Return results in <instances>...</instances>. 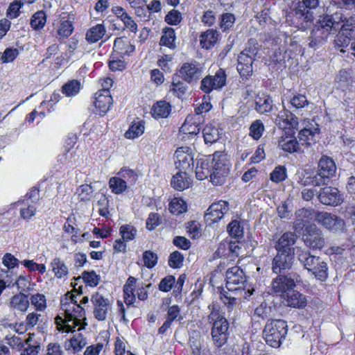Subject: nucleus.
I'll return each instance as SVG.
<instances>
[{
  "label": "nucleus",
  "instance_id": "9b49d317",
  "mask_svg": "<svg viewBox=\"0 0 355 355\" xmlns=\"http://www.w3.org/2000/svg\"><path fill=\"white\" fill-rule=\"evenodd\" d=\"M295 281L297 282L298 279L294 274L279 275L272 281L271 289L273 293L280 295L282 298L284 294L294 289Z\"/></svg>",
  "mask_w": 355,
  "mask_h": 355
},
{
  "label": "nucleus",
  "instance_id": "69168bd1",
  "mask_svg": "<svg viewBox=\"0 0 355 355\" xmlns=\"http://www.w3.org/2000/svg\"><path fill=\"white\" fill-rule=\"evenodd\" d=\"M83 279L90 286H94L98 284L100 278L94 271H85L83 272Z\"/></svg>",
  "mask_w": 355,
  "mask_h": 355
},
{
  "label": "nucleus",
  "instance_id": "c85d7f7f",
  "mask_svg": "<svg viewBox=\"0 0 355 355\" xmlns=\"http://www.w3.org/2000/svg\"><path fill=\"white\" fill-rule=\"evenodd\" d=\"M253 61L251 57L240 53L238 58L237 70L241 76L247 78L252 74Z\"/></svg>",
  "mask_w": 355,
  "mask_h": 355
},
{
  "label": "nucleus",
  "instance_id": "4c0bfd02",
  "mask_svg": "<svg viewBox=\"0 0 355 355\" xmlns=\"http://www.w3.org/2000/svg\"><path fill=\"white\" fill-rule=\"evenodd\" d=\"M40 345L35 339L34 334H28V338L24 342V355H38Z\"/></svg>",
  "mask_w": 355,
  "mask_h": 355
},
{
  "label": "nucleus",
  "instance_id": "a19ab883",
  "mask_svg": "<svg viewBox=\"0 0 355 355\" xmlns=\"http://www.w3.org/2000/svg\"><path fill=\"white\" fill-rule=\"evenodd\" d=\"M105 33V28L102 24H97L90 28L86 33V40L89 43H95L100 40Z\"/></svg>",
  "mask_w": 355,
  "mask_h": 355
},
{
  "label": "nucleus",
  "instance_id": "5701e85b",
  "mask_svg": "<svg viewBox=\"0 0 355 355\" xmlns=\"http://www.w3.org/2000/svg\"><path fill=\"white\" fill-rule=\"evenodd\" d=\"M179 72L180 76L188 83L198 80L201 74L200 69L193 62L183 64Z\"/></svg>",
  "mask_w": 355,
  "mask_h": 355
},
{
  "label": "nucleus",
  "instance_id": "0eeeda50",
  "mask_svg": "<svg viewBox=\"0 0 355 355\" xmlns=\"http://www.w3.org/2000/svg\"><path fill=\"white\" fill-rule=\"evenodd\" d=\"M209 320L213 322L211 335L214 344L222 346L227 340L228 322L226 318L216 309H213L209 315Z\"/></svg>",
  "mask_w": 355,
  "mask_h": 355
},
{
  "label": "nucleus",
  "instance_id": "bb28decb",
  "mask_svg": "<svg viewBox=\"0 0 355 355\" xmlns=\"http://www.w3.org/2000/svg\"><path fill=\"white\" fill-rule=\"evenodd\" d=\"M78 137L76 134L70 133L67 135L64 141V153L59 157V161L62 163H70L73 162L74 157L72 148L76 144Z\"/></svg>",
  "mask_w": 355,
  "mask_h": 355
},
{
  "label": "nucleus",
  "instance_id": "f704fd0d",
  "mask_svg": "<svg viewBox=\"0 0 355 355\" xmlns=\"http://www.w3.org/2000/svg\"><path fill=\"white\" fill-rule=\"evenodd\" d=\"M249 297L248 294L241 295L236 294V291H228L225 294H223L222 299L225 306L229 309H232L241 302L242 297L248 299Z\"/></svg>",
  "mask_w": 355,
  "mask_h": 355
},
{
  "label": "nucleus",
  "instance_id": "393cba45",
  "mask_svg": "<svg viewBox=\"0 0 355 355\" xmlns=\"http://www.w3.org/2000/svg\"><path fill=\"white\" fill-rule=\"evenodd\" d=\"M318 171L324 177H334L336 173L335 162L328 156H322L319 160Z\"/></svg>",
  "mask_w": 355,
  "mask_h": 355
},
{
  "label": "nucleus",
  "instance_id": "72a5a7b5",
  "mask_svg": "<svg viewBox=\"0 0 355 355\" xmlns=\"http://www.w3.org/2000/svg\"><path fill=\"white\" fill-rule=\"evenodd\" d=\"M87 344L86 338L81 334H75L72 338L65 343V349L73 352L80 351Z\"/></svg>",
  "mask_w": 355,
  "mask_h": 355
},
{
  "label": "nucleus",
  "instance_id": "412c9836",
  "mask_svg": "<svg viewBox=\"0 0 355 355\" xmlns=\"http://www.w3.org/2000/svg\"><path fill=\"white\" fill-rule=\"evenodd\" d=\"M229 205L227 201L220 200L212 203L206 214L209 220L215 223L220 220L223 216L228 211Z\"/></svg>",
  "mask_w": 355,
  "mask_h": 355
},
{
  "label": "nucleus",
  "instance_id": "09e8293b",
  "mask_svg": "<svg viewBox=\"0 0 355 355\" xmlns=\"http://www.w3.org/2000/svg\"><path fill=\"white\" fill-rule=\"evenodd\" d=\"M235 16L232 13L224 12L219 17V26L223 31L231 28L235 23Z\"/></svg>",
  "mask_w": 355,
  "mask_h": 355
},
{
  "label": "nucleus",
  "instance_id": "338daca9",
  "mask_svg": "<svg viewBox=\"0 0 355 355\" xmlns=\"http://www.w3.org/2000/svg\"><path fill=\"white\" fill-rule=\"evenodd\" d=\"M183 262V256L178 251L171 254L168 259V265L173 268H180Z\"/></svg>",
  "mask_w": 355,
  "mask_h": 355
},
{
  "label": "nucleus",
  "instance_id": "e2e57ef3",
  "mask_svg": "<svg viewBox=\"0 0 355 355\" xmlns=\"http://www.w3.org/2000/svg\"><path fill=\"white\" fill-rule=\"evenodd\" d=\"M116 55L114 53L111 55V60L109 62L110 69L112 71H122L125 68V62Z\"/></svg>",
  "mask_w": 355,
  "mask_h": 355
},
{
  "label": "nucleus",
  "instance_id": "603ef678",
  "mask_svg": "<svg viewBox=\"0 0 355 355\" xmlns=\"http://www.w3.org/2000/svg\"><path fill=\"white\" fill-rule=\"evenodd\" d=\"M120 234L124 241H129L135 239L137 230L132 225H125L120 227Z\"/></svg>",
  "mask_w": 355,
  "mask_h": 355
},
{
  "label": "nucleus",
  "instance_id": "0e129e2a",
  "mask_svg": "<svg viewBox=\"0 0 355 355\" xmlns=\"http://www.w3.org/2000/svg\"><path fill=\"white\" fill-rule=\"evenodd\" d=\"M290 103L292 107L296 110L303 108L306 105H309V101H307L306 97L302 94L294 96L291 99Z\"/></svg>",
  "mask_w": 355,
  "mask_h": 355
},
{
  "label": "nucleus",
  "instance_id": "49530a36",
  "mask_svg": "<svg viewBox=\"0 0 355 355\" xmlns=\"http://www.w3.org/2000/svg\"><path fill=\"white\" fill-rule=\"evenodd\" d=\"M169 209L172 214L179 215L187 210V205L182 199L175 198L170 202Z\"/></svg>",
  "mask_w": 355,
  "mask_h": 355
},
{
  "label": "nucleus",
  "instance_id": "5fc2aeb1",
  "mask_svg": "<svg viewBox=\"0 0 355 355\" xmlns=\"http://www.w3.org/2000/svg\"><path fill=\"white\" fill-rule=\"evenodd\" d=\"M286 178V169L284 166H277L270 173V180L276 183L284 181Z\"/></svg>",
  "mask_w": 355,
  "mask_h": 355
},
{
  "label": "nucleus",
  "instance_id": "aec40b11",
  "mask_svg": "<svg viewBox=\"0 0 355 355\" xmlns=\"http://www.w3.org/2000/svg\"><path fill=\"white\" fill-rule=\"evenodd\" d=\"M95 95L94 106L98 111V114L103 115L110 110L112 105L110 92L107 89L100 90Z\"/></svg>",
  "mask_w": 355,
  "mask_h": 355
},
{
  "label": "nucleus",
  "instance_id": "c9c22d12",
  "mask_svg": "<svg viewBox=\"0 0 355 355\" xmlns=\"http://www.w3.org/2000/svg\"><path fill=\"white\" fill-rule=\"evenodd\" d=\"M202 134L205 144H210L216 142L220 138V135L218 127L212 123H209L204 128Z\"/></svg>",
  "mask_w": 355,
  "mask_h": 355
},
{
  "label": "nucleus",
  "instance_id": "6e6552de",
  "mask_svg": "<svg viewBox=\"0 0 355 355\" xmlns=\"http://www.w3.org/2000/svg\"><path fill=\"white\" fill-rule=\"evenodd\" d=\"M302 129L298 133L299 141L302 146H310L316 143L320 134L319 125L313 120L304 119Z\"/></svg>",
  "mask_w": 355,
  "mask_h": 355
},
{
  "label": "nucleus",
  "instance_id": "680f3d73",
  "mask_svg": "<svg viewBox=\"0 0 355 355\" xmlns=\"http://www.w3.org/2000/svg\"><path fill=\"white\" fill-rule=\"evenodd\" d=\"M228 257L234 261L241 254V247L238 241H228Z\"/></svg>",
  "mask_w": 355,
  "mask_h": 355
},
{
  "label": "nucleus",
  "instance_id": "37998d69",
  "mask_svg": "<svg viewBox=\"0 0 355 355\" xmlns=\"http://www.w3.org/2000/svg\"><path fill=\"white\" fill-rule=\"evenodd\" d=\"M211 169L209 165V162L207 160H200L196 168V175L197 179L203 180L210 177Z\"/></svg>",
  "mask_w": 355,
  "mask_h": 355
},
{
  "label": "nucleus",
  "instance_id": "8fccbe9b",
  "mask_svg": "<svg viewBox=\"0 0 355 355\" xmlns=\"http://www.w3.org/2000/svg\"><path fill=\"white\" fill-rule=\"evenodd\" d=\"M263 123L260 120L254 121L250 127V135L256 140L260 139L264 132Z\"/></svg>",
  "mask_w": 355,
  "mask_h": 355
},
{
  "label": "nucleus",
  "instance_id": "58836bf2",
  "mask_svg": "<svg viewBox=\"0 0 355 355\" xmlns=\"http://www.w3.org/2000/svg\"><path fill=\"white\" fill-rule=\"evenodd\" d=\"M128 182L120 175L112 177L109 180V187L114 194L123 193L128 188Z\"/></svg>",
  "mask_w": 355,
  "mask_h": 355
},
{
  "label": "nucleus",
  "instance_id": "a878e982",
  "mask_svg": "<svg viewBox=\"0 0 355 355\" xmlns=\"http://www.w3.org/2000/svg\"><path fill=\"white\" fill-rule=\"evenodd\" d=\"M200 117L188 116L180 129L183 135L194 137L200 132Z\"/></svg>",
  "mask_w": 355,
  "mask_h": 355
},
{
  "label": "nucleus",
  "instance_id": "dca6fc26",
  "mask_svg": "<svg viewBox=\"0 0 355 355\" xmlns=\"http://www.w3.org/2000/svg\"><path fill=\"white\" fill-rule=\"evenodd\" d=\"M319 211L305 208L300 209L295 212V220L293 223V228L295 231L300 232L304 227H307L311 220L316 221V214Z\"/></svg>",
  "mask_w": 355,
  "mask_h": 355
},
{
  "label": "nucleus",
  "instance_id": "f8f14e48",
  "mask_svg": "<svg viewBox=\"0 0 355 355\" xmlns=\"http://www.w3.org/2000/svg\"><path fill=\"white\" fill-rule=\"evenodd\" d=\"M302 239L306 246L311 249H320L325 243L322 231L315 224L306 227Z\"/></svg>",
  "mask_w": 355,
  "mask_h": 355
},
{
  "label": "nucleus",
  "instance_id": "7c9ffc66",
  "mask_svg": "<svg viewBox=\"0 0 355 355\" xmlns=\"http://www.w3.org/2000/svg\"><path fill=\"white\" fill-rule=\"evenodd\" d=\"M279 147L284 151L294 153L300 150V144L293 135L282 136L278 142Z\"/></svg>",
  "mask_w": 355,
  "mask_h": 355
},
{
  "label": "nucleus",
  "instance_id": "20e7f679",
  "mask_svg": "<svg viewBox=\"0 0 355 355\" xmlns=\"http://www.w3.org/2000/svg\"><path fill=\"white\" fill-rule=\"evenodd\" d=\"M211 173L210 181L214 185L223 184L230 173V161L228 155L223 152H216L210 163Z\"/></svg>",
  "mask_w": 355,
  "mask_h": 355
},
{
  "label": "nucleus",
  "instance_id": "6ab92c4d",
  "mask_svg": "<svg viewBox=\"0 0 355 355\" xmlns=\"http://www.w3.org/2000/svg\"><path fill=\"white\" fill-rule=\"evenodd\" d=\"M318 199L321 203L327 205L337 206L342 202L338 190L331 187L323 188L318 195Z\"/></svg>",
  "mask_w": 355,
  "mask_h": 355
},
{
  "label": "nucleus",
  "instance_id": "423d86ee",
  "mask_svg": "<svg viewBox=\"0 0 355 355\" xmlns=\"http://www.w3.org/2000/svg\"><path fill=\"white\" fill-rule=\"evenodd\" d=\"M286 334V322L282 320H275L266 324L263 338L267 344L272 347H278L285 338Z\"/></svg>",
  "mask_w": 355,
  "mask_h": 355
},
{
  "label": "nucleus",
  "instance_id": "2eb2a0df",
  "mask_svg": "<svg viewBox=\"0 0 355 355\" xmlns=\"http://www.w3.org/2000/svg\"><path fill=\"white\" fill-rule=\"evenodd\" d=\"M174 162L176 168L180 171H188L191 170L193 157L188 147H182L177 149L174 155Z\"/></svg>",
  "mask_w": 355,
  "mask_h": 355
},
{
  "label": "nucleus",
  "instance_id": "13d9d810",
  "mask_svg": "<svg viewBox=\"0 0 355 355\" xmlns=\"http://www.w3.org/2000/svg\"><path fill=\"white\" fill-rule=\"evenodd\" d=\"M73 31L72 22L69 20L63 21L58 31V33L63 38L68 37L71 35Z\"/></svg>",
  "mask_w": 355,
  "mask_h": 355
},
{
  "label": "nucleus",
  "instance_id": "ddd939ff",
  "mask_svg": "<svg viewBox=\"0 0 355 355\" xmlns=\"http://www.w3.org/2000/svg\"><path fill=\"white\" fill-rule=\"evenodd\" d=\"M226 75L225 71L220 69L214 76H208L204 78L201 81V89L205 93H209L213 89H217L223 87L225 85Z\"/></svg>",
  "mask_w": 355,
  "mask_h": 355
},
{
  "label": "nucleus",
  "instance_id": "cd10ccee",
  "mask_svg": "<svg viewBox=\"0 0 355 355\" xmlns=\"http://www.w3.org/2000/svg\"><path fill=\"white\" fill-rule=\"evenodd\" d=\"M113 53L123 56L130 55L135 51V46L131 44L130 40L125 37H118L114 40Z\"/></svg>",
  "mask_w": 355,
  "mask_h": 355
},
{
  "label": "nucleus",
  "instance_id": "2f4dec72",
  "mask_svg": "<svg viewBox=\"0 0 355 355\" xmlns=\"http://www.w3.org/2000/svg\"><path fill=\"white\" fill-rule=\"evenodd\" d=\"M191 184L190 178L188 176L187 171H180L173 175L171 180V185L175 189L182 191L189 188Z\"/></svg>",
  "mask_w": 355,
  "mask_h": 355
},
{
  "label": "nucleus",
  "instance_id": "ea45409f",
  "mask_svg": "<svg viewBox=\"0 0 355 355\" xmlns=\"http://www.w3.org/2000/svg\"><path fill=\"white\" fill-rule=\"evenodd\" d=\"M255 110L261 114L271 111L272 107V99L268 96L264 94H262L261 96H257L255 99Z\"/></svg>",
  "mask_w": 355,
  "mask_h": 355
},
{
  "label": "nucleus",
  "instance_id": "774afa93",
  "mask_svg": "<svg viewBox=\"0 0 355 355\" xmlns=\"http://www.w3.org/2000/svg\"><path fill=\"white\" fill-rule=\"evenodd\" d=\"M121 19L123 22L126 28L129 29L131 32L133 33L137 31V26L136 23L127 12H123V14H121Z\"/></svg>",
  "mask_w": 355,
  "mask_h": 355
},
{
  "label": "nucleus",
  "instance_id": "6e6d98bb",
  "mask_svg": "<svg viewBox=\"0 0 355 355\" xmlns=\"http://www.w3.org/2000/svg\"><path fill=\"white\" fill-rule=\"evenodd\" d=\"M144 266L148 268L155 267L157 263V256L150 250H146L143 254Z\"/></svg>",
  "mask_w": 355,
  "mask_h": 355
},
{
  "label": "nucleus",
  "instance_id": "b1692460",
  "mask_svg": "<svg viewBox=\"0 0 355 355\" xmlns=\"http://www.w3.org/2000/svg\"><path fill=\"white\" fill-rule=\"evenodd\" d=\"M296 236L293 233L286 232L278 240L275 245L277 252H291L294 254L293 245L295 244Z\"/></svg>",
  "mask_w": 355,
  "mask_h": 355
},
{
  "label": "nucleus",
  "instance_id": "c756f323",
  "mask_svg": "<svg viewBox=\"0 0 355 355\" xmlns=\"http://www.w3.org/2000/svg\"><path fill=\"white\" fill-rule=\"evenodd\" d=\"M219 33L215 29H208L201 33L200 36V44L202 48L209 49L218 42Z\"/></svg>",
  "mask_w": 355,
  "mask_h": 355
},
{
  "label": "nucleus",
  "instance_id": "de8ad7c7",
  "mask_svg": "<svg viewBox=\"0 0 355 355\" xmlns=\"http://www.w3.org/2000/svg\"><path fill=\"white\" fill-rule=\"evenodd\" d=\"M353 33L350 31H346L345 28H340L338 34L334 40L335 44L338 47H345L347 46L351 41V37Z\"/></svg>",
  "mask_w": 355,
  "mask_h": 355
},
{
  "label": "nucleus",
  "instance_id": "a18cd8bd",
  "mask_svg": "<svg viewBox=\"0 0 355 355\" xmlns=\"http://www.w3.org/2000/svg\"><path fill=\"white\" fill-rule=\"evenodd\" d=\"M52 270L58 278H62L68 274V268L59 258H55L51 263Z\"/></svg>",
  "mask_w": 355,
  "mask_h": 355
},
{
  "label": "nucleus",
  "instance_id": "473e14b6",
  "mask_svg": "<svg viewBox=\"0 0 355 355\" xmlns=\"http://www.w3.org/2000/svg\"><path fill=\"white\" fill-rule=\"evenodd\" d=\"M176 35L175 30L172 28L166 27L163 30L162 35L160 38L159 44L169 49H175L176 48Z\"/></svg>",
  "mask_w": 355,
  "mask_h": 355
},
{
  "label": "nucleus",
  "instance_id": "e433bc0d",
  "mask_svg": "<svg viewBox=\"0 0 355 355\" xmlns=\"http://www.w3.org/2000/svg\"><path fill=\"white\" fill-rule=\"evenodd\" d=\"M171 108L168 103L164 101L157 102L152 108V114L154 118H166L171 113Z\"/></svg>",
  "mask_w": 355,
  "mask_h": 355
},
{
  "label": "nucleus",
  "instance_id": "3c124183",
  "mask_svg": "<svg viewBox=\"0 0 355 355\" xmlns=\"http://www.w3.org/2000/svg\"><path fill=\"white\" fill-rule=\"evenodd\" d=\"M227 230L230 235L236 239L242 238L243 235V228L237 220L232 221L227 226Z\"/></svg>",
  "mask_w": 355,
  "mask_h": 355
},
{
  "label": "nucleus",
  "instance_id": "a211bd4d",
  "mask_svg": "<svg viewBox=\"0 0 355 355\" xmlns=\"http://www.w3.org/2000/svg\"><path fill=\"white\" fill-rule=\"evenodd\" d=\"M294 254L291 252H277L272 260V271L275 273H281L282 271L290 269L293 264Z\"/></svg>",
  "mask_w": 355,
  "mask_h": 355
},
{
  "label": "nucleus",
  "instance_id": "f257e3e1",
  "mask_svg": "<svg viewBox=\"0 0 355 355\" xmlns=\"http://www.w3.org/2000/svg\"><path fill=\"white\" fill-rule=\"evenodd\" d=\"M80 294L74 295L67 293L64 298L61 301L62 309L64 312V318L58 315L55 318L57 329L63 332H73L78 327V330L85 328L86 322L82 324V320H85V311L78 303L77 297Z\"/></svg>",
  "mask_w": 355,
  "mask_h": 355
},
{
  "label": "nucleus",
  "instance_id": "7ed1b4c3",
  "mask_svg": "<svg viewBox=\"0 0 355 355\" xmlns=\"http://www.w3.org/2000/svg\"><path fill=\"white\" fill-rule=\"evenodd\" d=\"M297 258L304 268L311 272L316 279L320 281L327 279V264L320 257L311 255L307 250H300L297 251Z\"/></svg>",
  "mask_w": 355,
  "mask_h": 355
},
{
  "label": "nucleus",
  "instance_id": "4468645a",
  "mask_svg": "<svg viewBox=\"0 0 355 355\" xmlns=\"http://www.w3.org/2000/svg\"><path fill=\"white\" fill-rule=\"evenodd\" d=\"M94 305V315L99 321L105 320L110 309V304L107 298H105L99 292L96 293L92 297Z\"/></svg>",
  "mask_w": 355,
  "mask_h": 355
},
{
  "label": "nucleus",
  "instance_id": "4d7b16f0",
  "mask_svg": "<svg viewBox=\"0 0 355 355\" xmlns=\"http://www.w3.org/2000/svg\"><path fill=\"white\" fill-rule=\"evenodd\" d=\"M31 303L37 310L42 311L46 306V297L44 295L37 293L31 296Z\"/></svg>",
  "mask_w": 355,
  "mask_h": 355
},
{
  "label": "nucleus",
  "instance_id": "864d4df0",
  "mask_svg": "<svg viewBox=\"0 0 355 355\" xmlns=\"http://www.w3.org/2000/svg\"><path fill=\"white\" fill-rule=\"evenodd\" d=\"M46 23V15L42 11L35 13L31 20V25L35 29L42 28Z\"/></svg>",
  "mask_w": 355,
  "mask_h": 355
},
{
  "label": "nucleus",
  "instance_id": "1a4fd4ad",
  "mask_svg": "<svg viewBox=\"0 0 355 355\" xmlns=\"http://www.w3.org/2000/svg\"><path fill=\"white\" fill-rule=\"evenodd\" d=\"M136 283L137 279L133 277H130L123 286V298L127 306L132 305L136 302V295L139 300H145L148 298L146 288H149L150 284L139 287L135 293Z\"/></svg>",
  "mask_w": 355,
  "mask_h": 355
},
{
  "label": "nucleus",
  "instance_id": "9d476101",
  "mask_svg": "<svg viewBox=\"0 0 355 355\" xmlns=\"http://www.w3.org/2000/svg\"><path fill=\"white\" fill-rule=\"evenodd\" d=\"M316 222L324 229L336 234L342 232L346 229V224L343 218L326 211H319L316 214Z\"/></svg>",
  "mask_w": 355,
  "mask_h": 355
},
{
  "label": "nucleus",
  "instance_id": "79ce46f5",
  "mask_svg": "<svg viewBox=\"0 0 355 355\" xmlns=\"http://www.w3.org/2000/svg\"><path fill=\"white\" fill-rule=\"evenodd\" d=\"M145 126L143 121H137L132 122L129 129L125 132V137L127 139H135L143 135Z\"/></svg>",
  "mask_w": 355,
  "mask_h": 355
},
{
  "label": "nucleus",
  "instance_id": "052dcab7",
  "mask_svg": "<svg viewBox=\"0 0 355 355\" xmlns=\"http://www.w3.org/2000/svg\"><path fill=\"white\" fill-rule=\"evenodd\" d=\"M77 193L81 200L86 201L90 200L92 196L93 190L90 185L83 184L78 187Z\"/></svg>",
  "mask_w": 355,
  "mask_h": 355
},
{
  "label": "nucleus",
  "instance_id": "4be33fe9",
  "mask_svg": "<svg viewBox=\"0 0 355 355\" xmlns=\"http://www.w3.org/2000/svg\"><path fill=\"white\" fill-rule=\"evenodd\" d=\"M282 299L284 304L296 309L304 308L307 303L305 296L293 289L284 294Z\"/></svg>",
  "mask_w": 355,
  "mask_h": 355
},
{
  "label": "nucleus",
  "instance_id": "f3484780",
  "mask_svg": "<svg viewBox=\"0 0 355 355\" xmlns=\"http://www.w3.org/2000/svg\"><path fill=\"white\" fill-rule=\"evenodd\" d=\"M275 123L283 129L295 130L299 126L297 117L286 110L284 106L275 118Z\"/></svg>",
  "mask_w": 355,
  "mask_h": 355
},
{
  "label": "nucleus",
  "instance_id": "bf43d9fd",
  "mask_svg": "<svg viewBox=\"0 0 355 355\" xmlns=\"http://www.w3.org/2000/svg\"><path fill=\"white\" fill-rule=\"evenodd\" d=\"M182 14L177 10L173 9L165 17V21L171 25H178L182 21Z\"/></svg>",
  "mask_w": 355,
  "mask_h": 355
},
{
  "label": "nucleus",
  "instance_id": "39448f33",
  "mask_svg": "<svg viewBox=\"0 0 355 355\" xmlns=\"http://www.w3.org/2000/svg\"><path fill=\"white\" fill-rule=\"evenodd\" d=\"M245 276L239 266H233L226 271V288L228 291H236V294H248L251 296L255 289L250 284L243 286Z\"/></svg>",
  "mask_w": 355,
  "mask_h": 355
},
{
  "label": "nucleus",
  "instance_id": "c03bdc74",
  "mask_svg": "<svg viewBox=\"0 0 355 355\" xmlns=\"http://www.w3.org/2000/svg\"><path fill=\"white\" fill-rule=\"evenodd\" d=\"M80 83L77 80H71L62 86V93L67 96H74L78 94L80 90Z\"/></svg>",
  "mask_w": 355,
  "mask_h": 355
},
{
  "label": "nucleus",
  "instance_id": "f03ea898",
  "mask_svg": "<svg viewBox=\"0 0 355 355\" xmlns=\"http://www.w3.org/2000/svg\"><path fill=\"white\" fill-rule=\"evenodd\" d=\"M341 22H343V15L340 12L320 17L311 33V46L324 43L330 34H334L340 28Z\"/></svg>",
  "mask_w": 355,
  "mask_h": 355
}]
</instances>
